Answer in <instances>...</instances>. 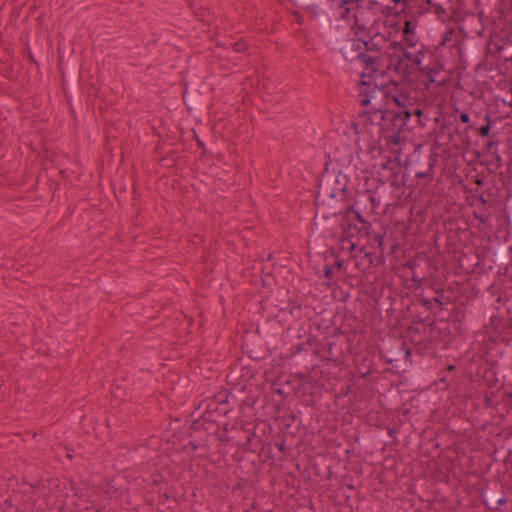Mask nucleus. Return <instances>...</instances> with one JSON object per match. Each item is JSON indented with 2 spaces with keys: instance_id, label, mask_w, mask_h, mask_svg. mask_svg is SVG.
Listing matches in <instances>:
<instances>
[{
  "instance_id": "obj_1",
  "label": "nucleus",
  "mask_w": 512,
  "mask_h": 512,
  "mask_svg": "<svg viewBox=\"0 0 512 512\" xmlns=\"http://www.w3.org/2000/svg\"><path fill=\"white\" fill-rule=\"evenodd\" d=\"M390 86H384L383 83L375 84L373 87L369 81L364 80L360 87V102L363 106L371 105L375 110L374 117L383 119V110H390L393 106L402 107L403 99L401 96L389 95Z\"/></svg>"
},
{
  "instance_id": "obj_2",
  "label": "nucleus",
  "mask_w": 512,
  "mask_h": 512,
  "mask_svg": "<svg viewBox=\"0 0 512 512\" xmlns=\"http://www.w3.org/2000/svg\"><path fill=\"white\" fill-rule=\"evenodd\" d=\"M356 36L358 37V41L357 42H354L352 44V46L356 47V49L358 50V54L357 56L355 57H351V61H357L359 62L360 64H366V69L365 71L362 73V76L363 77H367L369 76L372 72L376 71V68H375V63L372 59H368L366 56H363L362 55V51L365 50L368 46V43L367 41L365 40V37H364V32H356L355 33Z\"/></svg>"
},
{
  "instance_id": "obj_3",
  "label": "nucleus",
  "mask_w": 512,
  "mask_h": 512,
  "mask_svg": "<svg viewBox=\"0 0 512 512\" xmlns=\"http://www.w3.org/2000/svg\"><path fill=\"white\" fill-rule=\"evenodd\" d=\"M405 55L411 61L412 64L417 65V66L421 65V63H422V55L419 54L418 52H408V51H405Z\"/></svg>"
},
{
  "instance_id": "obj_4",
  "label": "nucleus",
  "mask_w": 512,
  "mask_h": 512,
  "mask_svg": "<svg viewBox=\"0 0 512 512\" xmlns=\"http://www.w3.org/2000/svg\"><path fill=\"white\" fill-rule=\"evenodd\" d=\"M414 27L412 26L410 21L405 22V27L403 29V36L413 35Z\"/></svg>"
},
{
  "instance_id": "obj_5",
  "label": "nucleus",
  "mask_w": 512,
  "mask_h": 512,
  "mask_svg": "<svg viewBox=\"0 0 512 512\" xmlns=\"http://www.w3.org/2000/svg\"><path fill=\"white\" fill-rule=\"evenodd\" d=\"M403 41L407 47L415 46V39H414L413 35L403 36Z\"/></svg>"
},
{
  "instance_id": "obj_6",
  "label": "nucleus",
  "mask_w": 512,
  "mask_h": 512,
  "mask_svg": "<svg viewBox=\"0 0 512 512\" xmlns=\"http://www.w3.org/2000/svg\"><path fill=\"white\" fill-rule=\"evenodd\" d=\"M460 120H461L463 123H468V122H469V120H470V117H469V115H468V114H466V113H462V114L460 115Z\"/></svg>"
},
{
  "instance_id": "obj_7",
  "label": "nucleus",
  "mask_w": 512,
  "mask_h": 512,
  "mask_svg": "<svg viewBox=\"0 0 512 512\" xmlns=\"http://www.w3.org/2000/svg\"><path fill=\"white\" fill-rule=\"evenodd\" d=\"M404 113H405V117H406V119H409V118L411 117V115H412V114H411V112H410V111H408V110H405V112H404Z\"/></svg>"
},
{
  "instance_id": "obj_8",
  "label": "nucleus",
  "mask_w": 512,
  "mask_h": 512,
  "mask_svg": "<svg viewBox=\"0 0 512 512\" xmlns=\"http://www.w3.org/2000/svg\"><path fill=\"white\" fill-rule=\"evenodd\" d=\"M416 113H417L418 116L422 115V112L420 110H417Z\"/></svg>"
},
{
  "instance_id": "obj_9",
  "label": "nucleus",
  "mask_w": 512,
  "mask_h": 512,
  "mask_svg": "<svg viewBox=\"0 0 512 512\" xmlns=\"http://www.w3.org/2000/svg\"><path fill=\"white\" fill-rule=\"evenodd\" d=\"M242 50H243L242 45L237 48V51H242Z\"/></svg>"
}]
</instances>
